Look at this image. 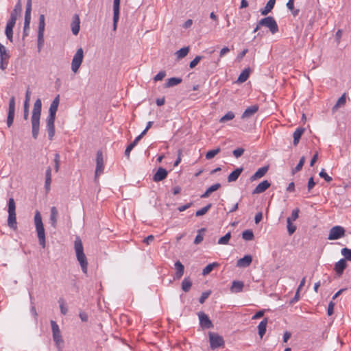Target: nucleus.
I'll list each match as a JSON object with an SVG mask.
<instances>
[{"mask_svg":"<svg viewBox=\"0 0 351 351\" xmlns=\"http://www.w3.org/2000/svg\"><path fill=\"white\" fill-rule=\"evenodd\" d=\"M60 103V95H58L51 102L49 110V116L47 119L46 127L48 132L49 140H52L55 134L54 122L56 119V112Z\"/></svg>","mask_w":351,"mask_h":351,"instance_id":"nucleus-1","label":"nucleus"},{"mask_svg":"<svg viewBox=\"0 0 351 351\" xmlns=\"http://www.w3.org/2000/svg\"><path fill=\"white\" fill-rule=\"evenodd\" d=\"M42 102L40 99H37L34 104L32 115L31 118L32 127V137L36 139L39 133L40 118L41 113Z\"/></svg>","mask_w":351,"mask_h":351,"instance_id":"nucleus-2","label":"nucleus"},{"mask_svg":"<svg viewBox=\"0 0 351 351\" xmlns=\"http://www.w3.org/2000/svg\"><path fill=\"white\" fill-rule=\"evenodd\" d=\"M74 249L76 254L77 260L78 261L82 270L84 274L87 273L88 262L86 255L84 252V247L81 239L76 237L74 242Z\"/></svg>","mask_w":351,"mask_h":351,"instance_id":"nucleus-3","label":"nucleus"},{"mask_svg":"<svg viewBox=\"0 0 351 351\" xmlns=\"http://www.w3.org/2000/svg\"><path fill=\"white\" fill-rule=\"evenodd\" d=\"M34 224L37 232L39 244L44 248L45 247V233L42 221V216L38 210L35 212L34 215Z\"/></svg>","mask_w":351,"mask_h":351,"instance_id":"nucleus-4","label":"nucleus"},{"mask_svg":"<svg viewBox=\"0 0 351 351\" xmlns=\"http://www.w3.org/2000/svg\"><path fill=\"white\" fill-rule=\"evenodd\" d=\"M265 26L269 29L271 34H274L279 30L278 25L272 16H267L261 19L254 29V32H257L261 27Z\"/></svg>","mask_w":351,"mask_h":351,"instance_id":"nucleus-5","label":"nucleus"},{"mask_svg":"<svg viewBox=\"0 0 351 351\" xmlns=\"http://www.w3.org/2000/svg\"><path fill=\"white\" fill-rule=\"evenodd\" d=\"M51 326L52 330L53 339L55 342L56 346L59 351H61L63 347V339L62 337L61 332L58 324L53 321H51Z\"/></svg>","mask_w":351,"mask_h":351,"instance_id":"nucleus-6","label":"nucleus"},{"mask_svg":"<svg viewBox=\"0 0 351 351\" xmlns=\"http://www.w3.org/2000/svg\"><path fill=\"white\" fill-rule=\"evenodd\" d=\"M84 58V51L82 47L77 49L74 55L71 62V70L74 73H77L80 67Z\"/></svg>","mask_w":351,"mask_h":351,"instance_id":"nucleus-7","label":"nucleus"},{"mask_svg":"<svg viewBox=\"0 0 351 351\" xmlns=\"http://www.w3.org/2000/svg\"><path fill=\"white\" fill-rule=\"evenodd\" d=\"M208 335L211 349L215 350L224 346V340L221 336L212 332H209Z\"/></svg>","mask_w":351,"mask_h":351,"instance_id":"nucleus-8","label":"nucleus"},{"mask_svg":"<svg viewBox=\"0 0 351 351\" xmlns=\"http://www.w3.org/2000/svg\"><path fill=\"white\" fill-rule=\"evenodd\" d=\"M104 169V164L103 154H102V152L99 150L97 152V156H96V169H95V180L103 173Z\"/></svg>","mask_w":351,"mask_h":351,"instance_id":"nucleus-9","label":"nucleus"},{"mask_svg":"<svg viewBox=\"0 0 351 351\" xmlns=\"http://www.w3.org/2000/svg\"><path fill=\"white\" fill-rule=\"evenodd\" d=\"M10 55L4 45L0 43V69L5 70L8 64Z\"/></svg>","mask_w":351,"mask_h":351,"instance_id":"nucleus-10","label":"nucleus"},{"mask_svg":"<svg viewBox=\"0 0 351 351\" xmlns=\"http://www.w3.org/2000/svg\"><path fill=\"white\" fill-rule=\"evenodd\" d=\"M15 114V98L12 97L9 101L8 113L7 117V125L10 128L14 122Z\"/></svg>","mask_w":351,"mask_h":351,"instance_id":"nucleus-11","label":"nucleus"},{"mask_svg":"<svg viewBox=\"0 0 351 351\" xmlns=\"http://www.w3.org/2000/svg\"><path fill=\"white\" fill-rule=\"evenodd\" d=\"M345 235V230L343 227L336 226L332 227L330 232L328 239L329 240H336Z\"/></svg>","mask_w":351,"mask_h":351,"instance_id":"nucleus-12","label":"nucleus"},{"mask_svg":"<svg viewBox=\"0 0 351 351\" xmlns=\"http://www.w3.org/2000/svg\"><path fill=\"white\" fill-rule=\"evenodd\" d=\"M45 27V15L40 14L39 16L38 40H37V43H38L39 44L44 45Z\"/></svg>","mask_w":351,"mask_h":351,"instance_id":"nucleus-13","label":"nucleus"},{"mask_svg":"<svg viewBox=\"0 0 351 351\" xmlns=\"http://www.w3.org/2000/svg\"><path fill=\"white\" fill-rule=\"evenodd\" d=\"M197 315L199 319V324L202 328L208 329L213 327L211 320L206 313L200 311L197 313Z\"/></svg>","mask_w":351,"mask_h":351,"instance_id":"nucleus-14","label":"nucleus"},{"mask_svg":"<svg viewBox=\"0 0 351 351\" xmlns=\"http://www.w3.org/2000/svg\"><path fill=\"white\" fill-rule=\"evenodd\" d=\"M120 1L114 0L113 2V30L115 31L119 19Z\"/></svg>","mask_w":351,"mask_h":351,"instance_id":"nucleus-15","label":"nucleus"},{"mask_svg":"<svg viewBox=\"0 0 351 351\" xmlns=\"http://www.w3.org/2000/svg\"><path fill=\"white\" fill-rule=\"evenodd\" d=\"M168 175L167 171L162 168L159 167L156 171V173L153 176V180L154 182H160L165 180Z\"/></svg>","mask_w":351,"mask_h":351,"instance_id":"nucleus-16","label":"nucleus"},{"mask_svg":"<svg viewBox=\"0 0 351 351\" xmlns=\"http://www.w3.org/2000/svg\"><path fill=\"white\" fill-rule=\"evenodd\" d=\"M58 211L56 207L52 206L50 210V217L49 221L51 226L53 228H56L57 227V221H58Z\"/></svg>","mask_w":351,"mask_h":351,"instance_id":"nucleus-17","label":"nucleus"},{"mask_svg":"<svg viewBox=\"0 0 351 351\" xmlns=\"http://www.w3.org/2000/svg\"><path fill=\"white\" fill-rule=\"evenodd\" d=\"M271 184L267 180H263L259 183L256 188L254 189L252 194H258L263 193L268 188H269Z\"/></svg>","mask_w":351,"mask_h":351,"instance_id":"nucleus-18","label":"nucleus"},{"mask_svg":"<svg viewBox=\"0 0 351 351\" xmlns=\"http://www.w3.org/2000/svg\"><path fill=\"white\" fill-rule=\"evenodd\" d=\"M269 167L268 166H264L261 168H259L251 177L250 180L252 182L256 180L259 178H261L263 177L266 173L268 171Z\"/></svg>","mask_w":351,"mask_h":351,"instance_id":"nucleus-19","label":"nucleus"},{"mask_svg":"<svg viewBox=\"0 0 351 351\" xmlns=\"http://www.w3.org/2000/svg\"><path fill=\"white\" fill-rule=\"evenodd\" d=\"M346 267H347L346 261L344 258H342L335 263L334 269L336 271L337 274L339 276H340L342 275V274Z\"/></svg>","mask_w":351,"mask_h":351,"instance_id":"nucleus-20","label":"nucleus"},{"mask_svg":"<svg viewBox=\"0 0 351 351\" xmlns=\"http://www.w3.org/2000/svg\"><path fill=\"white\" fill-rule=\"evenodd\" d=\"M174 265L176 270L174 276V280H179L184 274V267L180 261H176Z\"/></svg>","mask_w":351,"mask_h":351,"instance_id":"nucleus-21","label":"nucleus"},{"mask_svg":"<svg viewBox=\"0 0 351 351\" xmlns=\"http://www.w3.org/2000/svg\"><path fill=\"white\" fill-rule=\"evenodd\" d=\"M252 261V257L251 255H245L243 258L239 259L237 263V266L239 267H247Z\"/></svg>","mask_w":351,"mask_h":351,"instance_id":"nucleus-22","label":"nucleus"},{"mask_svg":"<svg viewBox=\"0 0 351 351\" xmlns=\"http://www.w3.org/2000/svg\"><path fill=\"white\" fill-rule=\"evenodd\" d=\"M258 110V106L257 105L251 106L245 109L243 112L241 118L246 119L252 117Z\"/></svg>","mask_w":351,"mask_h":351,"instance_id":"nucleus-23","label":"nucleus"},{"mask_svg":"<svg viewBox=\"0 0 351 351\" xmlns=\"http://www.w3.org/2000/svg\"><path fill=\"white\" fill-rule=\"evenodd\" d=\"M80 20L77 14L73 16V21L71 23V30L74 35H77L80 32Z\"/></svg>","mask_w":351,"mask_h":351,"instance_id":"nucleus-24","label":"nucleus"},{"mask_svg":"<svg viewBox=\"0 0 351 351\" xmlns=\"http://www.w3.org/2000/svg\"><path fill=\"white\" fill-rule=\"evenodd\" d=\"M16 23L8 21L5 29V34L7 37V38L10 41H13V28L14 27Z\"/></svg>","mask_w":351,"mask_h":351,"instance_id":"nucleus-25","label":"nucleus"},{"mask_svg":"<svg viewBox=\"0 0 351 351\" xmlns=\"http://www.w3.org/2000/svg\"><path fill=\"white\" fill-rule=\"evenodd\" d=\"M244 283L242 281L234 280L232 283L230 291L232 293H240L243 291Z\"/></svg>","mask_w":351,"mask_h":351,"instance_id":"nucleus-26","label":"nucleus"},{"mask_svg":"<svg viewBox=\"0 0 351 351\" xmlns=\"http://www.w3.org/2000/svg\"><path fill=\"white\" fill-rule=\"evenodd\" d=\"M51 183V168L48 167L45 172V189L47 192L49 191Z\"/></svg>","mask_w":351,"mask_h":351,"instance_id":"nucleus-27","label":"nucleus"},{"mask_svg":"<svg viewBox=\"0 0 351 351\" xmlns=\"http://www.w3.org/2000/svg\"><path fill=\"white\" fill-rule=\"evenodd\" d=\"M275 3L276 0H269L265 7L260 10L261 14L263 16L267 15L274 8Z\"/></svg>","mask_w":351,"mask_h":351,"instance_id":"nucleus-28","label":"nucleus"},{"mask_svg":"<svg viewBox=\"0 0 351 351\" xmlns=\"http://www.w3.org/2000/svg\"><path fill=\"white\" fill-rule=\"evenodd\" d=\"M267 324H268V318L265 317L259 323V324L258 326V335L261 338H262L263 337V335L265 334Z\"/></svg>","mask_w":351,"mask_h":351,"instance_id":"nucleus-29","label":"nucleus"},{"mask_svg":"<svg viewBox=\"0 0 351 351\" xmlns=\"http://www.w3.org/2000/svg\"><path fill=\"white\" fill-rule=\"evenodd\" d=\"M305 129L303 128H298L295 132H293V145L296 146L300 141V139L304 132Z\"/></svg>","mask_w":351,"mask_h":351,"instance_id":"nucleus-30","label":"nucleus"},{"mask_svg":"<svg viewBox=\"0 0 351 351\" xmlns=\"http://www.w3.org/2000/svg\"><path fill=\"white\" fill-rule=\"evenodd\" d=\"M8 225L13 230H16L17 228L16 213H8Z\"/></svg>","mask_w":351,"mask_h":351,"instance_id":"nucleus-31","label":"nucleus"},{"mask_svg":"<svg viewBox=\"0 0 351 351\" xmlns=\"http://www.w3.org/2000/svg\"><path fill=\"white\" fill-rule=\"evenodd\" d=\"M221 187V184L219 183H216L212 186H210L207 190L201 195V198H207L209 195L214 191L218 190Z\"/></svg>","mask_w":351,"mask_h":351,"instance_id":"nucleus-32","label":"nucleus"},{"mask_svg":"<svg viewBox=\"0 0 351 351\" xmlns=\"http://www.w3.org/2000/svg\"><path fill=\"white\" fill-rule=\"evenodd\" d=\"M243 171V168H237L234 171H233L232 173H230L228 177V181L229 182H234L236 181L241 172Z\"/></svg>","mask_w":351,"mask_h":351,"instance_id":"nucleus-33","label":"nucleus"},{"mask_svg":"<svg viewBox=\"0 0 351 351\" xmlns=\"http://www.w3.org/2000/svg\"><path fill=\"white\" fill-rule=\"evenodd\" d=\"M189 51H190L189 47H184L181 48L180 50L177 51L175 53V56H176L178 60H180V59H182L184 57H186L187 56V54L189 53Z\"/></svg>","mask_w":351,"mask_h":351,"instance_id":"nucleus-34","label":"nucleus"},{"mask_svg":"<svg viewBox=\"0 0 351 351\" xmlns=\"http://www.w3.org/2000/svg\"><path fill=\"white\" fill-rule=\"evenodd\" d=\"M182 80L180 77H171L169 78L165 83V87L169 88L174 86H176L182 82Z\"/></svg>","mask_w":351,"mask_h":351,"instance_id":"nucleus-35","label":"nucleus"},{"mask_svg":"<svg viewBox=\"0 0 351 351\" xmlns=\"http://www.w3.org/2000/svg\"><path fill=\"white\" fill-rule=\"evenodd\" d=\"M192 287V281L189 277H185L182 282V289L184 292H188Z\"/></svg>","mask_w":351,"mask_h":351,"instance_id":"nucleus-36","label":"nucleus"},{"mask_svg":"<svg viewBox=\"0 0 351 351\" xmlns=\"http://www.w3.org/2000/svg\"><path fill=\"white\" fill-rule=\"evenodd\" d=\"M346 102V94H343L337 100L335 105L332 107V111H336L339 108L345 105Z\"/></svg>","mask_w":351,"mask_h":351,"instance_id":"nucleus-37","label":"nucleus"},{"mask_svg":"<svg viewBox=\"0 0 351 351\" xmlns=\"http://www.w3.org/2000/svg\"><path fill=\"white\" fill-rule=\"evenodd\" d=\"M249 75H250V69L248 68V69H244L239 75V76L237 79V82L239 83L245 82L249 77Z\"/></svg>","mask_w":351,"mask_h":351,"instance_id":"nucleus-38","label":"nucleus"},{"mask_svg":"<svg viewBox=\"0 0 351 351\" xmlns=\"http://www.w3.org/2000/svg\"><path fill=\"white\" fill-rule=\"evenodd\" d=\"M218 266L219 263L216 262L208 264L203 269L202 275L206 276L209 274L215 267H217Z\"/></svg>","mask_w":351,"mask_h":351,"instance_id":"nucleus-39","label":"nucleus"},{"mask_svg":"<svg viewBox=\"0 0 351 351\" xmlns=\"http://www.w3.org/2000/svg\"><path fill=\"white\" fill-rule=\"evenodd\" d=\"M287 227L288 233H289V235H291L296 230V228H297L296 226L293 224V223L291 221V217H287Z\"/></svg>","mask_w":351,"mask_h":351,"instance_id":"nucleus-40","label":"nucleus"},{"mask_svg":"<svg viewBox=\"0 0 351 351\" xmlns=\"http://www.w3.org/2000/svg\"><path fill=\"white\" fill-rule=\"evenodd\" d=\"M242 238L245 241H252L254 238V233L252 230H246L242 233Z\"/></svg>","mask_w":351,"mask_h":351,"instance_id":"nucleus-41","label":"nucleus"},{"mask_svg":"<svg viewBox=\"0 0 351 351\" xmlns=\"http://www.w3.org/2000/svg\"><path fill=\"white\" fill-rule=\"evenodd\" d=\"M220 152H221L220 147H217L214 149L210 150L206 154V158L207 160H210V159L213 158Z\"/></svg>","mask_w":351,"mask_h":351,"instance_id":"nucleus-42","label":"nucleus"},{"mask_svg":"<svg viewBox=\"0 0 351 351\" xmlns=\"http://www.w3.org/2000/svg\"><path fill=\"white\" fill-rule=\"evenodd\" d=\"M16 204L14 199L12 197H10L8 200V213H16Z\"/></svg>","mask_w":351,"mask_h":351,"instance_id":"nucleus-43","label":"nucleus"},{"mask_svg":"<svg viewBox=\"0 0 351 351\" xmlns=\"http://www.w3.org/2000/svg\"><path fill=\"white\" fill-rule=\"evenodd\" d=\"M234 118V114L232 111H229L220 119L219 122L225 123L227 121L233 119Z\"/></svg>","mask_w":351,"mask_h":351,"instance_id":"nucleus-44","label":"nucleus"},{"mask_svg":"<svg viewBox=\"0 0 351 351\" xmlns=\"http://www.w3.org/2000/svg\"><path fill=\"white\" fill-rule=\"evenodd\" d=\"M211 206H212V204H208L206 206L202 208L200 210H198L195 213V216L196 217H200V216H202V215H205L209 210V209L211 208Z\"/></svg>","mask_w":351,"mask_h":351,"instance_id":"nucleus-45","label":"nucleus"},{"mask_svg":"<svg viewBox=\"0 0 351 351\" xmlns=\"http://www.w3.org/2000/svg\"><path fill=\"white\" fill-rule=\"evenodd\" d=\"M32 0H27L25 12V19H31Z\"/></svg>","mask_w":351,"mask_h":351,"instance_id":"nucleus-46","label":"nucleus"},{"mask_svg":"<svg viewBox=\"0 0 351 351\" xmlns=\"http://www.w3.org/2000/svg\"><path fill=\"white\" fill-rule=\"evenodd\" d=\"M304 162H305V157L302 156V157H301L298 164L293 169V171H292L293 173H295L296 172L300 171L302 169Z\"/></svg>","mask_w":351,"mask_h":351,"instance_id":"nucleus-47","label":"nucleus"},{"mask_svg":"<svg viewBox=\"0 0 351 351\" xmlns=\"http://www.w3.org/2000/svg\"><path fill=\"white\" fill-rule=\"evenodd\" d=\"M341 254L345 257V260L351 261V249L344 247L341 250Z\"/></svg>","mask_w":351,"mask_h":351,"instance_id":"nucleus-48","label":"nucleus"},{"mask_svg":"<svg viewBox=\"0 0 351 351\" xmlns=\"http://www.w3.org/2000/svg\"><path fill=\"white\" fill-rule=\"evenodd\" d=\"M54 169L56 172H58L60 169V156L58 153L55 154L54 155Z\"/></svg>","mask_w":351,"mask_h":351,"instance_id":"nucleus-49","label":"nucleus"},{"mask_svg":"<svg viewBox=\"0 0 351 351\" xmlns=\"http://www.w3.org/2000/svg\"><path fill=\"white\" fill-rule=\"evenodd\" d=\"M231 237V234L230 232H228L227 234H226L223 237H221L219 241H218V243L219 244H221V245H225V244H227L230 240Z\"/></svg>","mask_w":351,"mask_h":351,"instance_id":"nucleus-50","label":"nucleus"},{"mask_svg":"<svg viewBox=\"0 0 351 351\" xmlns=\"http://www.w3.org/2000/svg\"><path fill=\"white\" fill-rule=\"evenodd\" d=\"M21 12H18V11L12 10L10 14V17L8 21L16 23L17 17L21 16Z\"/></svg>","mask_w":351,"mask_h":351,"instance_id":"nucleus-51","label":"nucleus"},{"mask_svg":"<svg viewBox=\"0 0 351 351\" xmlns=\"http://www.w3.org/2000/svg\"><path fill=\"white\" fill-rule=\"evenodd\" d=\"M58 302L60 304V308L61 313L62 315H66L68 311V308L64 304V300L62 298H60L58 300Z\"/></svg>","mask_w":351,"mask_h":351,"instance_id":"nucleus-52","label":"nucleus"},{"mask_svg":"<svg viewBox=\"0 0 351 351\" xmlns=\"http://www.w3.org/2000/svg\"><path fill=\"white\" fill-rule=\"evenodd\" d=\"M319 176L324 178L327 182H330L332 180V178L326 173L324 169L319 172Z\"/></svg>","mask_w":351,"mask_h":351,"instance_id":"nucleus-53","label":"nucleus"},{"mask_svg":"<svg viewBox=\"0 0 351 351\" xmlns=\"http://www.w3.org/2000/svg\"><path fill=\"white\" fill-rule=\"evenodd\" d=\"M202 59V56H197L189 64L190 69H193Z\"/></svg>","mask_w":351,"mask_h":351,"instance_id":"nucleus-54","label":"nucleus"},{"mask_svg":"<svg viewBox=\"0 0 351 351\" xmlns=\"http://www.w3.org/2000/svg\"><path fill=\"white\" fill-rule=\"evenodd\" d=\"M204 231H205L204 228H202L198 231V234H197L194 240L195 244H199L203 241V236L200 234V232Z\"/></svg>","mask_w":351,"mask_h":351,"instance_id":"nucleus-55","label":"nucleus"},{"mask_svg":"<svg viewBox=\"0 0 351 351\" xmlns=\"http://www.w3.org/2000/svg\"><path fill=\"white\" fill-rule=\"evenodd\" d=\"M211 293V291H205V292H203L199 299V302L200 304H203L204 303L205 300L209 297V295H210Z\"/></svg>","mask_w":351,"mask_h":351,"instance_id":"nucleus-56","label":"nucleus"},{"mask_svg":"<svg viewBox=\"0 0 351 351\" xmlns=\"http://www.w3.org/2000/svg\"><path fill=\"white\" fill-rule=\"evenodd\" d=\"M245 152L243 148H237L232 152V154L235 158H239Z\"/></svg>","mask_w":351,"mask_h":351,"instance_id":"nucleus-57","label":"nucleus"},{"mask_svg":"<svg viewBox=\"0 0 351 351\" xmlns=\"http://www.w3.org/2000/svg\"><path fill=\"white\" fill-rule=\"evenodd\" d=\"M166 75V73L164 71H160L156 75L154 76V81H160L162 80Z\"/></svg>","mask_w":351,"mask_h":351,"instance_id":"nucleus-58","label":"nucleus"},{"mask_svg":"<svg viewBox=\"0 0 351 351\" xmlns=\"http://www.w3.org/2000/svg\"><path fill=\"white\" fill-rule=\"evenodd\" d=\"M334 306L335 303L332 301H330L328 304V309H327V314L328 316H330L334 313Z\"/></svg>","mask_w":351,"mask_h":351,"instance_id":"nucleus-59","label":"nucleus"},{"mask_svg":"<svg viewBox=\"0 0 351 351\" xmlns=\"http://www.w3.org/2000/svg\"><path fill=\"white\" fill-rule=\"evenodd\" d=\"M28 117H29V104L24 103L23 118L25 120H27Z\"/></svg>","mask_w":351,"mask_h":351,"instance_id":"nucleus-60","label":"nucleus"},{"mask_svg":"<svg viewBox=\"0 0 351 351\" xmlns=\"http://www.w3.org/2000/svg\"><path fill=\"white\" fill-rule=\"evenodd\" d=\"M299 212H300V210L298 208H296V209H294L292 213H291V221H295L296 220L298 217H299Z\"/></svg>","mask_w":351,"mask_h":351,"instance_id":"nucleus-61","label":"nucleus"},{"mask_svg":"<svg viewBox=\"0 0 351 351\" xmlns=\"http://www.w3.org/2000/svg\"><path fill=\"white\" fill-rule=\"evenodd\" d=\"M135 146L134 145H132V143H130L125 149V156L127 157L128 159L130 158V152L132 150V149Z\"/></svg>","mask_w":351,"mask_h":351,"instance_id":"nucleus-62","label":"nucleus"},{"mask_svg":"<svg viewBox=\"0 0 351 351\" xmlns=\"http://www.w3.org/2000/svg\"><path fill=\"white\" fill-rule=\"evenodd\" d=\"M315 182L313 180V178L311 177L308 180V185H307L308 191H310L315 186Z\"/></svg>","mask_w":351,"mask_h":351,"instance_id":"nucleus-63","label":"nucleus"},{"mask_svg":"<svg viewBox=\"0 0 351 351\" xmlns=\"http://www.w3.org/2000/svg\"><path fill=\"white\" fill-rule=\"evenodd\" d=\"M79 316L82 322H87L88 319V314L84 311L80 313Z\"/></svg>","mask_w":351,"mask_h":351,"instance_id":"nucleus-64","label":"nucleus"}]
</instances>
